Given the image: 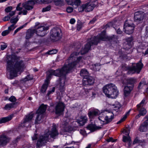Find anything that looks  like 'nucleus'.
<instances>
[{"mask_svg": "<svg viewBox=\"0 0 148 148\" xmlns=\"http://www.w3.org/2000/svg\"><path fill=\"white\" fill-rule=\"evenodd\" d=\"M7 70L10 72V79H12L17 76V73L22 71L24 68L23 61L19 60L18 57L13 55L12 56V59L7 62Z\"/></svg>", "mask_w": 148, "mask_h": 148, "instance_id": "f257e3e1", "label": "nucleus"}, {"mask_svg": "<svg viewBox=\"0 0 148 148\" xmlns=\"http://www.w3.org/2000/svg\"><path fill=\"white\" fill-rule=\"evenodd\" d=\"M57 126L55 124H53L51 130L40 136L38 138L36 144V147H40L44 146L49 141V135L50 137L55 138L58 135V132L57 129Z\"/></svg>", "mask_w": 148, "mask_h": 148, "instance_id": "f03ea898", "label": "nucleus"}, {"mask_svg": "<svg viewBox=\"0 0 148 148\" xmlns=\"http://www.w3.org/2000/svg\"><path fill=\"white\" fill-rule=\"evenodd\" d=\"M105 32L104 30L101 34L88 39L87 43L85 45L84 47L82 48L80 52L81 54L83 55L88 52L90 50L91 45H97L101 40L106 41L108 39L107 37L105 35Z\"/></svg>", "mask_w": 148, "mask_h": 148, "instance_id": "7ed1b4c3", "label": "nucleus"}, {"mask_svg": "<svg viewBox=\"0 0 148 148\" xmlns=\"http://www.w3.org/2000/svg\"><path fill=\"white\" fill-rule=\"evenodd\" d=\"M121 110L122 108L120 105L115 106L112 112L105 110L100 114L99 119L105 124H108L112 121L114 114L118 115Z\"/></svg>", "mask_w": 148, "mask_h": 148, "instance_id": "20e7f679", "label": "nucleus"}, {"mask_svg": "<svg viewBox=\"0 0 148 148\" xmlns=\"http://www.w3.org/2000/svg\"><path fill=\"white\" fill-rule=\"evenodd\" d=\"M103 90L107 97L112 99H115L119 94L117 87L113 84H109L103 87Z\"/></svg>", "mask_w": 148, "mask_h": 148, "instance_id": "39448f33", "label": "nucleus"}, {"mask_svg": "<svg viewBox=\"0 0 148 148\" xmlns=\"http://www.w3.org/2000/svg\"><path fill=\"white\" fill-rule=\"evenodd\" d=\"M79 52H73L71 54L70 57L68 58V61L69 62L71 61L72 62L69 63L67 65H65L64 66L66 67L65 70H67V73L74 67L77 63L80 62L82 59V57L80 56L77 58L76 61H75L77 56L79 54Z\"/></svg>", "mask_w": 148, "mask_h": 148, "instance_id": "423d86ee", "label": "nucleus"}, {"mask_svg": "<svg viewBox=\"0 0 148 148\" xmlns=\"http://www.w3.org/2000/svg\"><path fill=\"white\" fill-rule=\"evenodd\" d=\"M66 66H64L61 69H58L56 70H51L49 71V74L47 75L46 79L45 81H48V83L49 79L51 76L54 75L55 76L61 77L67 73V70H65Z\"/></svg>", "mask_w": 148, "mask_h": 148, "instance_id": "0eeeda50", "label": "nucleus"}, {"mask_svg": "<svg viewBox=\"0 0 148 148\" xmlns=\"http://www.w3.org/2000/svg\"><path fill=\"white\" fill-rule=\"evenodd\" d=\"M47 108V105L42 104L40 106L36 112L37 114L35 120V124H38L42 122L44 117V113L45 111Z\"/></svg>", "mask_w": 148, "mask_h": 148, "instance_id": "6e6552de", "label": "nucleus"}, {"mask_svg": "<svg viewBox=\"0 0 148 148\" xmlns=\"http://www.w3.org/2000/svg\"><path fill=\"white\" fill-rule=\"evenodd\" d=\"M34 27L36 33L37 35L41 37L44 36L47 34V30L49 29L48 27L41 25L38 22L36 23Z\"/></svg>", "mask_w": 148, "mask_h": 148, "instance_id": "1a4fd4ad", "label": "nucleus"}, {"mask_svg": "<svg viewBox=\"0 0 148 148\" xmlns=\"http://www.w3.org/2000/svg\"><path fill=\"white\" fill-rule=\"evenodd\" d=\"M141 61L140 60L139 62L137 63L135 65H133L132 67H128L127 73L130 74H133L135 73H139L143 66V64Z\"/></svg>", "mask_w": 148, "mask_h": 148, "instance_id": "9d476101", "label": "nucleus"}, {"mask_svg": "<svg viewBox=\"0 0 148 148\" xmlns=\"http://www.w3.org/2000/svg\"><path fill=\"white\" fill-rule=\"evenodd\" d=\"M62 35L61 29L58 27L53 28L50 32V37L54 40H57L60 39Z\"/></svg>", "mask_w": 148, "mask_h": 148, "instance_id": "9b49d317", "label": "nucleus"}, {"mask_svg": "<svg viewBox=\"0 0 148 148\" xmlns=\"http://www.w3.org/2000/svg\"><path fill=\"white\" fill-rule=\"evenodd\" d=\"M131 21H126L124 25V31L127 34H130L134 32V24L130 23Z\"/></svg>", "mask_w": 148, "mask_h": 148, "instance_id": "f8f14e48", "label": "nucleus"}, {"mask_svg": "<svg viewBox=\"0 0 148 148\" xmlns=\"http://www.w3.org/2000/svg\"><path fill=\"white\" fill-rule=\"evenodd\" d=\"M93 9V4L92 3L89 2L82 5L79 8L78 10L79 12L84 11L86 12H89L92 10Z\"/></svg>", "mask_w": 148, "mask_h": 148, "instance_id": "ddd939ff", "label": "nucleus"}, {"mask_svg": "<svg viewBox=\"0 0 148 148\" xmlns=\"http://www.w3.org/2000/svg\"><path fill=\"white\" fill-rule=\"evenodd\" d=\"M70 121V120L68 118L65 117L64 119L63 122L62 123L61 126L65 132H69L72 130L71 127L69 124Z\"/></svg>", "mask_w": 148, "mask_h": 148, "instance_id": "4468645a", "label": "nucleus"}, {"mask_svg": "<svg viewBox=\"0 0 148 148\" xmlns=\"http://www.w3.org/2000/svg\"><path fill=\"white\" fill-rule=\"evenodd\" d=\"M65 74L62 77L60 78L59 81V84L57 85V87L60 92H63L65 90V82L66 80Z\"/></svg>", "mask_w": 148, "mask_h": 148, "instance_id": "2eb2a0df", "label": "nucleus"}, {"mask_svg": "<svg viewBox=\"0 0 148 148\" xmlns=\"http://www.w3.org/2000/svg\"><path fill=\"white\" fill-rule=\"evenodd\" d=\"M64 104L63 103H58L55 107L56 114L59 115L61 114L64 111Z\"/></svg>", "mask_w": 148, "mask_h": 148, "instance_id": "dca6fc26", "label": "nucleus"}, {"mask_svg": "<svg viewBox=\"0 0 148 148\" xmlns=\"http://www.w3.org/2000/svg\"><path fill=\"white\" fill-rule=\"evenodd\" d=\"M35 2L34 1H28L22 4V7L27 10H30L33 8V6L35 4Z\"/></svg>", "mask_w": 148, "mask_h": 148, "instance_id": "f3484780", "label": "nucleus"}, {"mask_svg": "<svg viewBox=\"0 0 148 148\" xmlns=\"http://www.w3.org/2000/svg\"><path fill=\"white\" fill-rule=\"evenodd\" d=\"M144 17V13L141 11H138L135 13L134 20L136 22H139L142 21Z\"/></svg>", "mask_w": 148, "mask_h": 148, "instance_id": "a211bd4d", "label": "nucleus"}, {"mask_svg": "<svg viewBox=\"0 0 148 148\" xmlns=\"http://www.w3.org/2000/svg\"><path fill=\"white\" fill-rule=\"evenodd\" d=\"M94 82L92 77L89 75L83 79V84L84 85H88L92 84Z\"/></svg>", "mask_w": 148, "mask_h": 148, "instance_id": "6ab92c4d", "label": "nucleus"}, {"mask_svg": "<svg viewBox=\"0 0 148 148\" xmlns=\"http://www.w3.org/2000/svg\"><path fill=\"white\" fill-rule=\"evenodd\" d=\"M148 129V121H145L140 126L138 130L142 132H146Z\"/></svg>", "mask_w": 148, "mask_h": 148, "instance_id": "aec40b11", "label": "nucleus"}, {"mask_svg": "<svg viewBox=\"0 0 148 148\" xmlns=\"http://www.w3.org/2000/svg\"><path fill=\"white\" fill-rule=\"evenodd\" d=\"M99 113L100 112L98 109H94L89 111L88 114L90 118H92L98 115Z\"/></svg>", "mask_w": 148, "mask_h": 148, "instance_id": "412c9836", "label": "nucleus"}, {"mask_svg": "<svg viewBox=\"0 0 148 148\" xmlns=\"http://www.w3.org/2000/svg\"><path fill=\"white\" fill-rule=\"evenodd\" d=\"M87 128L91 132H93L101 129V127L99 126H97L94 124H90L88 125Z\"/></svg>", "mask_w": 148, "mask_h": 148, "instance_id": "4be33fe9", "label": "nucleus"}, {"mask_svg": "<svg viewBox=\"0 0 148 148\" xmlns=\"http://www.w3.org/2000/svg\"><path fill=\"white\" fill-rule=\"evenodd\" d=\"M8 142V138L6 136L3 135L0 136V147L5 145Z\"/></svg>", "mask_w": 148, "mask_h": 148, "instance_id": "5701e85b", "label": "nucleus"}, {"mask_svg": "<svg viewBox=\"0 0 148 148\" xmlns=\"http://www.w3.org/2000/svg\"><path fill=\"white\" fill-rule=\"evenodd\" d=\"M84 89L85 94L87 95L88 96H89L92 98L95 97L96 94L92 90L85 88Z\"/></svg>", "mask_w": 148, "mask_h": 148, "instance_id": "b1692460", "label": "nucleus"}, {"mask_svg": "<svg viewBox=\"0 0 148 148\" xmlns=\"http://www.w3.org/2000/svg\"><path fill=\"white\" fill-rule=\"evenodd\" d=\"M87 120V117L86 116H82L77 120V122L80 126H82L86 122Z\"/></svg>", "mask_w": 148, "mask_h": 148, "instance_id": "393cba45", "label": "nucleus"}, {"mask_svg": "<svg viewBox=\"0 0 148 148\" xmlns=\"http://www.w3.org/2000/svg\"><path fill=\"white\" fill-rule=\"evenodd\" d=\"M36 33L35 29H28L26 33L25 38L26 39H29L34 34Z\"/></svg>", "mask_w": 148, "mask_h": 148, "instance_id": "a878e982", "label": "nucleus"}, {"mask_svg": "<svg viewBox=\"0 0 148 148\" xmlns=\"http://www.w3.org/2000/svg\"><path fill=\"white\" fill-rule=\"evenodd\" d=\"M34 114L32 112H31L28 114L27 115L25 120L24 121V123H26L27 122H29L32 120L34 116Z\"/></svg>", "mask_w": 148, "mask_h": 148, "instance_id": "bb28decb", "label": "nucleus"}, {"mask_svg": "<svg viewBox=\"0 0 148 148\" xmlns=\"http://www.w3.org/2000/svg\"><path fill=\"white\" fill-rule=\"evenodd\" d=\"M13 117V115H11L6 117L0 119V124L4 123L11 120Z\"/></svg>", "mask_w": 148, "mask_h": 148, "instance_id": "cd10ccee", "label": "nucleus"}, {"mask_svg": "<svg viewBox=\"0 0 148 148\" xmlns=\"http://www.w3.org/2000/svg\"><path fill=\"white\" fill-rule=\"evenodd\" d=\"M16 103H12L6 104L3 109L5 110H10L12 108L15 107Z\"/></svg>", "mask_w": 148, "mask_h": 148, "instance_id": "c85d7f7f", "label": "nucleus"}, {"mask_svg": "<svg viewBox=\"0 0 148 148\" xmlns=\"http://www.w3.org/2000/svg\"><path fill=\"white\" fill-rule=\"evenodd\" d=\"M80 75L83 78V79L89 76L88 72L86 69H85L81 70L80 72Z\"/></svg>", "mask_w": 148, "mask_h": 148, "instance_id": "c756f323", "label": "nucleus"}, {"mask_svg": "<svg viewBox=\"0 0 148 148\" xmlns=\"http://www.w3.org/2000/svg\"><path fill=\"white\" fill-rule=\"evenodd\" d=\"M49 83L48 81H45V83L42 86L41 89L40 90V92L44 93L46 92L47 88L48 87Z\"/></svg>", "mask_w": 148, "mask_h": 148, "instance_id": "7c9ffc66", "label": "nucleus"}, {"mask_svg": "<svg viewBox=\"0 0 148 148\" xmlns=\"http://www.w3.org/2000/svg\"><path fill=\"white\" fill-rule=\"evenodd\" d=\"M143 106L139 107V108L137 107V110L139 112V113L142 115V116H144L147 113L146 110L144 108H142Z\"/></svg>", "mask_w": 148, "mask_h": 148, "instance_id": "2f4dec72", "label": "nucleus"}, {"mask_svg": "<svg viewBox=\"0 0 148 148\" xmlns=\"http://www.w3.org/2000/svg\"><path fill=\"white\" fill-rule=\"evenodd\" d=\"M100 68V65L98 64H92L90 67V69L95 71H99Z\"/></svg>", "mask_w": 148, "mask_h": 148, "instance_id": "473e14b6", "label": "nucleus"}, {"mask_svg": "<svg viewBox=\"0 0 148 148\" xmlns=\"http://www.w3.org/2000/svg\"><path fill=\"white\" fill-rule=\"evenodd\" d=\"M123 141L124 142H129V145L130 146L131 140L129 136H123Z\"/></svg>", "mask_w": 148, "mask_h": 148, "instance_id": "72a5a7b5", "label": "nucleus"}, {"mask_svg": "<svg viewBox=\"0 0 148 148\" xmlns=\"http://www.w3.org/2000/svg\"><path fill=\"white\" fill-rule=\"evenodd\" d=\"M146 85V83L144 79L141 80V82L139 83L138 86V88L139 89H140L143 86Z\"/></svg>", "mask_w": 148, "mask_h": 148, "instance_id": "f704fd0d", "label": "nucleus"}, {"mask_svg": "<svg viewBox=\"0 0 148 148\" xmlns=\"http://www.w3.org/2000/svg\"><path fill=\"white\" fill-rule=\"evenodd\" d=\"M18 20V18L17 17L14 18H12L10 20V22L11 23H13V24H14L15 25Z\"/></svg>", "mask_w": 148, "mask_h": 148, "instance_id": "c9c22d12", "label": "nucleus"}, {"mask_svg": "<svg viewBox=\"0 0 148 148\" xmlns=\"http://www.w3.org/2000/svg\"><path fill=\"white\" fill-rule=\"evenodd\" d=\"M135 79L134 78H130L127 80V83L130 84H133L135 81Z\"/></svg>", "mask_w": 148, "mask_h": 148, "instance_id": "e433bc0d", "label": "nucleus"}, {"mask_svg": "<svg viewBox=\"0 0 148 148\" xmlns=\"http://www.w3.org/2000/svg\"><path fill=\"white\" fill-rule=\"evenodd\" d=\"M146 101V98H144L142 100L140 103L137 105V107L138 108H139V107L143 106H144V104Z\"/></svg>", "mask_w": 148, "mask_h": 148, "instance_id": "4c0bfd02", "label": "nucleus"}, {"mask_svg": "<svg viewBox=\"0 0 148 148\" xmlns=\"http://www.w3.org/2000/svg\"><path fill=\"white\" fill-rule=\"evenodd\" d=\"M58 51L56 49H53L47 52V53L48 54H53L56 53Z\"/></svg>", "mask_w": 148, "mask_h": 148, "instance_id": "58836bf2", "label": "nucleus"}, {"mask_svg": "<svg viewBox=\"0 0 148 148\" xmlns=\"http://www.w3.org/2000/svg\"><path fill=\"white\" fill-rule=\"evenodd\" d=\"M51 9V6L49 5L47 6V7L44 8L42 9V11L43 12H46L47 11H49Z\"/></svg>", "mask_w": 148, "mask_h": 148, "instance_id": "ea45409f", "label": "nucleus"}, {"mask_svg": "<svg viewBox=\"0 0 148 148\" xmlns=\"http://www.w3.org/2000/svg\"><path fill=\"white\" fill-rule=\"evenodd\" d=\"M80 0H75L73 2V5L78 6L80 5Z\"/></svg>", "mask_w": 148, "mask_h": 148, "instance_id": "a19ab883", "label": "nucleus"}, {"mask_svg": "<svg viewBox=\"0 0 148 148\" xmlns=\"http://www.w3.org/2000/svg\"><path fill=\"white\" fill-rule=\"evenodd\" d=\"M32 79V77H30L29 75H27L25 78L23 79V81L24 82H26L29 80H31Z\"/></svg>", "mask_w": 148, "mask_h": 148, "instance_id": "79ce46f5", "label": "nucleus"}, {"mask_svg": "<svg viewBox=\"0 0 148 148\" xmlns=\"http://www.w3.org/2000/svg\"><path fill=\"white\" fill-rule=\"evenodd\" d=\"M8 100L10 101L13 103L16 102V97L14 96H11L9 98Z\"/></svg>", "mask_w": 148, "mask_h": 148, "instance_id": "37998d69", "label": "nucleus"}, {"mask_svg": "<svg viewBox=\"0 0 148 148\" xmlns=\"http://www.w3.org/2000/svg\"><path fill=\"white\" fill-rule=\"evenodd\" d=\"M130 130L129 128H126V129L124 130L123 131V132H125L126 135L129 136V134L130 133Z\"/></svg>", "mask_w": 148, "mask_h": 148, "instance_id": "c03bdc74", "label": "nucleus"}, {"mask_svg": "<svg viewBox=\"0 0 148 148\" xmlns=\"http://www.w3.org/2000/svg\"><path fill=\"white\" fill-rule=\"evenodd\" d=\"M10 32L9 31V30H5L2 32V35L3 36H5L8 34Z\"/></svg>", "mask_w": 148, "mask_h": 148, "instance_id": "a18cd8bd", "label": "nucleus"}, {"mask_svg": "<svg viewBox=\"0 0 148 148\" xmlns=\"http://www.w3.org/2000/svg\"><path fill=\"white\" fill-rule=\"evenodd\" d=\"M82 27V24L80 23H78L77 24V30H80Z\"/></svg>", "mask_w": 148, "mask_h": 148, "instance_id": "49530a36", "label": "nucleus"}, {"mask_svg": "<svg viewBox=\"0 0 148 148\" xmlns=\"http://www.w3.org/2000/svg\"><path fill=\"white\" fill-rule=\"evenodd\" d=\"M14 24H12L8 27V30L10 32L11 31L13 30L16 27L14 26Z\"/></svg>", "mask_w": 148, "mask_h": 148, "instance_id": "de8ad7c7", "label": "nucleus"}, {"mask_svg": "<svg viewBox=\"0 0 148 148\" xmlns=\"http://www.w3.org/2000/svg\"><path fill=\"white\" fill-rule=\"evenodd\" d=\"M133 38L132 37L127 38L126 39V40L127 43L129 44H130L132 41Z\"/></svg>", "mask_w": 148, "mask_h": 148, "instance_id": "09e8293b", "label": "nucleus"}, {"mask_svg": "<svg viewBox=\"0 0 148 148\" xmlns=\"http://www.w3.org/2000/svg\"><path fill=\"white\" fill-rule=\"evenodd\" d=\"M126 119V116H124L121 118V120L117 122V124H119L120 123L122 122L123 121Z\"/></svg>", "mask_w": 148, "mask_h": 148, "instance_id": "8fccbe9b", "label": "nucleus"}, {"mask_svg": "<svg viewBox=\"0 0 148 148\" xmlns=\"http://www.w3.org/2000/svg\"><path fill=\"white\" fill-rule=\"evenodd\" d=\"M73 10V8L71 7H68L66 9V11L68 13L71 12Z\"/></svg>", "mask_w": 148, "mask_h": 148, "instance_id": "3c124183", "label": "nucleus"}, {"mask_svg": "<svg viewBox=\"0 0 148 148\" xmlns=\"http://www.w3.org/2000/svg\"><path fill=\"white\" fill-rule=\"evenodd\" d=\"M12 9V6H9L5 9V11L7 12H10Z\"/></svg>", "mask_w": 148, "mask_h": 148, "instance_id": "603ef678", "label": "nucleus"}, {"mask_svg": "<svg viewBox=\"0 0 148 148\" xmlns=\"http://www.w3.org/2000/svg\"><path fill=\"white\" fill-rule=\"evenodd\" d=\"M7 47V45L5 43L1 45V50H3Z\"/></svg>", "mask_w": 148, "mask_h": 148, "instance_id": "864d4df0", "label": "nucleus"}, {"mask_svg": "<svg viewBox=\"0 0 148 148\" xmlns=\"http://www.w3.org/2000/svg\"><path fill=\"white\" fill-rule=\"evenodd\" d=\"M27 12V11L26 10H23V11L19 12L18 14L19 15L23 13V15H26Z\"/></svg>", "mask_w": 148, "mask_h": 148, "instance_id": "5fc2aeb1", "label": "nucleus"}, {"mask_svg": "<svg viewBox=\"0 0 148 148\" xmlns=\"http://www.w3.org/2000/svg\"><path fill=\"white\" fill-rule=\"evenodd\" d=\"M21 3H19L17 5L16 8V10L18 11H21L23 9V8L22 7H20V6L21 5Z\"/></svg>", "mask_w": 148, "mask_h": 148, "instance_id": "6e6d98bb", "label": "nucleus"}, {"mask_svg": "<svg viewBox=\"0 0 148 148\" xmlns=\"http://www.w3.org/2000/svg\"><path fill=\"white\" fill-rule=\"evenodd\" d=\"M97 19L96 17H94L92 20L91 21H90L89 24H92L94 23L97 20Z\"/></svg>", "mask_w": 148, "mask_h": 148, "instance_id": "4d7b16f0", "label": "nucleus"}, {"mask_svg": "<svg viewBox=\"0 0 148 148\" xmlns=\"http://www.w3.org/2000/svg\"><path fill=\"white\" fill-rule=\"evenodd\" d=\"M124 89L126 90L127 91H129V92H130L132 88L127 86L125 87Z\"/></svg>", "mask_w": 148, "mask_h": 148, "instance_id": "13d9d810", "label": "nucleus"}, {"mask_svg": "<svg viewBox=\"0 0 148 148\" xmlns=\"http://www.w3.org/2000/svg\"><path fill=\"white\" fill-rule=\"evenodd\" d=\"M10 17L8 15L6 16L3 18V20L5 21H8L10 19Z\"/></svg>", "mask_w": 148, "mask_h": 148, "instance_id": "bf43d9fd", "label": "nucleus"}, {"mask_svg": "<svg viewBox=\"0 0 148 148\" xmlns=\"http://www.w3.org/2000/svg\"><path fill=\"white\" fill-rule=\"evenodd\" d=\"M27 23H26L24 25H23L20 26V27H19L18 28H17L16 29V30L18 32L21 29L23 28L24 27H25L27 25Z\"/></svg>", "mask_w": 148, "mask_h": 148, "instance_id": "052dcab7", "label": "nucleus"}, {"mask_svg": "<svg viewBox=\"0 0 148 148\" xmlns=\"http://www.w3.org/2000/svg\"><path fill=\"white\" fill-rule=\"evenodd\" d=\"M27 23H26L24 25H23L20 26V27H19L18 28H17L16 29V30L18 32L21 29L23 28L24 27H25L27 25Z\"/></svg>", "mask_w": 148, "mask_h": 148, "instance_id": "680f3d73", "label": "nucleus"}, {"mask_svg": "<svg viewBox=\"0 0 148 148\" xmlns=\"http://www.w3.org/2000/svg\"><path fill=\"white\" fill-rule=\"evenodd\" d=\"M16 11H12L10 12L9 14V16L10 17L14 15Z\"/></svg>", "mask_w": 148, "mask_h": 148, "instance_id": "e2e57ef3", "label": "nucleus"}, {"mask_svg": "<svg viewBox=\"0 0 148 148\" xmlns=\"http://www.w3.org/2000/svg\"><path fill=\"white\" fill-rule=\"evenodd\" d=\"M75 22V20L74 18H71L70 21V23L72 24H74Z\"/></svg>", "mask_w": 148, "mask_h": 148, "instance_id": "0e129e2a", "label": "nucleus"}, {"mask_svg": "<svg viewBox=\"0 0 148 148\" xmlns=\"http://www.w3.org/2000/svg\"><path fill=\"white\" fill-rule=\"evenodd\" d=\"M37 139V134H34V136L32 137L33 140H36Z\"/></svg>", "mask_w": 148, "mask_h": 148, "instance_id": "69168bd1", "label": "nucleus"}, {"mask_svg": "<svg viewBox=\"0 0 148 148\" xmlns=\"http://www.w3.org/2000/svg\"><path fill=\"white\" fill-rule=\"evenodd\" d=\"M139 140L138 139V138H135L133 142V144H135L138 143H139Z\"/></svg>", "mask_w": 148, "mask_h": 148, "instance_id": "338daca9", "label": "nucleus"}, {"mask_svg": "<svg viewBox=\"0 0 148 148\" xmlns=\"http://www.w3.org/2000/svg\"><path fill=\"white\" fill-rule=\"evenodd\" d=\"M130 92L129 91H127L124 89V93L125 96H127L130 94Z\"/></svg>", "mask_w": 148, "mask_h": 148, "instance_id": "774afa93", "label": "nucleus"}]
</instances>
